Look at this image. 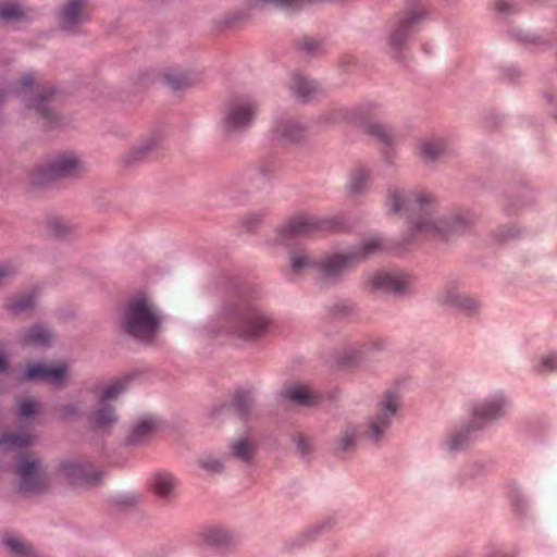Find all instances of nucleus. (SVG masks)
Instances as JSON below:
<instances>
[{"instance_id":"f03ea898","label":"nucleus","mask_w":557,"mask_h":557,"mask_svg":"<svg viewBox=\"0 0 557 557\" xmlns=\"http://www.w3.org/2000/svg\"><path fill=\"white\" fill-rule=\"evenodd\" d=\"M382 250L383 239L374 235L364 239L360 248L350 252L326 255L320 261L307 253H295L290 257V263L293 270L297 273L305 270H315L323 278L334 280L348 271L356 262Z\"/></svg>"},{"instance_id":"f257e3e1","label":"nucleus","mask_w":557,"mask_h":557,"mask_svg":"<svg viewBox=\"0 0 557 557\" xmlns=\"http://www.w3.org/2000/svg\"><path fill=\"white\" fill-rule=\"evenodd\" d=\"M385 208L388 213L413 218L411 237H446L472 224L469 214L441 215L436 210L435 196L424 189L391 187L386 193Z\"/></svg>"},{"instance_id":"2f4dec72","label":"nucleus","mask_w":557,"mask_h":557,"mask_svg":"<svg viewBox=\"0 0 557 557\" xmlns=\"http://www.w3.org/2000/svg\"><path fill=\"white\" fill-rule=\"evenodd\" d=\"M205 540L214 546L225 547L231 544L233 536L232 533L222 528H212L205 533Z\"/></svg>"},{"instance_id":"39448f33","label":"nucleus","mask_w":557,"mask_h":557,"mask_svg":"<svg viewBox=\"0 0 557 557\" xmlns=\"http://www.w3.org/2000/svg\"><path fill=\"white\" fill-rule=\"evenodd\" d=\"M509 401L503 394H497L472 404L470 409V425L460 430L447 440L448 448L457 450L462 448L469 440L470 430H480L485 424L504 417L508 410Z\"/></svg>"},{"instance_id":"6e6552de","label":"nucleus","mask_w":557,"mask_h":557,"mask_svg":"<svg viewBox=\"0 0 557 557\" xmlns=\"http://www.w3.org/2000/svg\"><path fill=\"white\" fill-rule=\"evenodd\" d=\"M259 110L258 102L249 96L231 99L224 108L221 127L230 134L249 127L255 121Z\"/></svg>"},{"instance_id":"9d476101","label":"nucleus","mask_w":557,"mask_h":557,"mask_svg":"<svg viewBox=\"0 0 557 557\" xmlns=\"http://www.w3.org/2000/svg\"><path fill=\"white\" fill-rule=\"evenodd\" d=\"M85 170V164L74 152H63L53 158L42 174H32L34 185H44L50 180L78 174Z\"/></svg>"},{"instance_id":"72a5a7b5","label":"nucleus","mask_w":557,"mask_h":557,"mask_svg":"<svg viewBox=\"0 0 557 557\" xmlns=\"http://www.w3.org/2000/svg\"><path fill=\"white\" fill-rule=\"evenodd\" d=\"M39 411V404L35 399L25 398L18 403V416L25 420L33 418Z\"/></svg>"},{"instance_id":"79ce46f5","label":"nucleus","mask_w":557,"mask_h":557,"mask_svg":"<svg viewBox=\"0 0 557 557\" xmlns=\"http://www.w3.org/2000/svg\"><path fill=\"white\" fill-rule=\"evenodd\" d=\"M200 465L203 469L212 471V472H219L222 470V463L214 458H206L200 461Z\"/></svg>"},{"instance_id":"c9c22d12","label":"nucleus","mask_w":557,"mask_h":557,"mask_svg":"<svg viewBox=\"0 0 557 557\" xmlns=\"http://www.w3.org/2000/svg\"><path fill=\"white\" fill-rule=\"evenodd\" d=\"M35 84V77L30 73H26L22 76L18 84L15 87V91L27 98L29 95H34L33 85Z\"/></svg>"},{"instance_id":"c03bdc74","label":"nucleus","mask_w":557,"mask_h":557,"mask_svg":"<svg viewBox=\"0 0 557 557\" xmlns=\"http://www.w3.org/2000/svg\"><path fill=\"white\" fill-rule=\"evenodd\" d=\"M330 117L326 119V122L337 123L346 120L347 114L344 109H334L329 113Z\"/></svg>"},{"instance_id":"ea45409f","label":"nucleus","mask_w":557,"mask_h":557,"mask_svg":"<svg viewBox=\"0 0 557 557\" xmlns=\"http://www.w3.org/2000/svg\"><path fill=\"white\" fill-rule=\"evenodd\" d=\"M536 369L540 372H552L557 370V354H548L542 357Z\"/></svg>"},{"instance_id":"09e8293b","label":"nucleus","mask_w":557,"mask_h":557,"mask_svg":"<svg viewBox=\"0 0 557 557\" xmlns=\"http://www.w3.org/2000/svg\"><path fill=\"white\" fill-rule=\"evenodd\" d=\"M8 362L2 352H0V372L7 369Z\"/></svg>"},{"instance_id":"ddd939ff","label":"nucleus","mask_w":557,"mask_h":557,"mask_svg":"<svg viewBox=\"0 0 557 557\" xmlns=\"http://www.w3.org/2000/svg\"><path fill=\"white\" fill-rule=\"evenodd\" d=\"M412 284V277L403 272L380 271L369 275L366 285L370 290H384L400 294Z\"/></svg>"},{"instance_id":"a18cd8bd","label":"nucleus","mask_w":557,"mask_h":557,"mask_svg":"<svg viewBox=\"0 0 557 557\" xmlns=\"http://www.w3.org/2000/svg\"><path fill=\"white\" fill-rule=\"evenodd\" d=\"M513 7H515V3L512 2V0H497L495 2L496 10L502 13L511 12Z\"/></svg>"},{"instance_id":"7c9ffc66","label":"nucleus","mask_w":557,"mask_h":557,"mask_svg":"<svg viewBox=\"0 0 557 557\" xmlns=\"http://www.w3.org/2000/svg\"><path fill=\"white\" fill-rule=\"evenodd\" d=\"M157 147H158L157 139L148 138L128 151V153L126 156V161L128 163L137 162V161L144 159L150 151H152Z\"/></svg>"},{"instance_id":"4468645a","label":"nucleus","mask_w":557,"mask_h":557,"mask_svg":"<svg viewBox=\"0 0 557 557\" xmlns=\"http://www.w3.org/2000/svg\"><path fill=\"white\" fill-rule=\"evenodd\" d=\"M157 79H160L173 90H181L193 84L190 75L178 69H164L162 71L148 70L143 73L140 77L143 84Z\"/></svg>"},{"instance_id":"6ab92c4d","label":"nucleus","mask_w":557,"mask_h":557,"mask_svg":"<svg viewBox=\"0 0 557 557\" xmlns=\"http://www.w3.org/2000/svg\"><path fill=\"white\" fill-rule=\"evenodd\" d=\"M36 293H21L8 297L3 302V308L12 315L29 313L36 306Z\"/></svg>"},{"instance_id":"58836bf2","label":"nucleus","mask_w":557,"mask_h":557,"mask_svg":"<svg viewBox=\"0 0 557 557\" xmlns=\"http://www.w3.org/2000/svg\"><path fill=\"white\" fill-rule=\"evenodd\" d=\"M22 14L21 8L11 2L0 3V17L4 20H14L20 17Z\"/></svg>"},{"instance_id":"c85d7f7f","label":"nucleus","mask_w":557,"mask_h":557,"mask_svg":"<svg viewBox=\"0 0 557 557\" xmlns=\"http://www.w3.org/2000/svg\"><path fill=\"white\" fill-rule=\"evenodd\" d=\"M290 88L301 98H309L317 90V86L313 81L298 74L292 77Z\"/></svg>"},{"instance_id":"9b49d317","label":"nucleus","mask_w":557,"mask_h":557,"mask_svg":"<svg viewBox=\"0 0 557 557\" xmlns=\"http://www.w3.org/2000/svg\"><path fill=\"white\" fill-rule=\"evenodd\" d=\"M60 474L76 486H94L101 481L102 473L90 462L83 460L64 461L60 466Z\"/></svg>"},{"instance_id":"bb28decb","label":"nucleus","mask_w":557,"mask_h":557,"mask_svg":"<svg viewBox=\"0 0 557 557\" xmlns=\"http://www.w3.org/2000/svg\"><path fill=\"white\" fill-rule=\"evenodd\" d=\"M34 441L35 436L28 432L8 433L1 437L0 445L5 450H20L33 445Z\"/></svg>"},{"instance_id":"e433bc0d","label":"nucleus","mask_w":557,"mask_h":557,"mask_svg":"<svg viewBox=\"0 0 557 557\" xmlns=\"http://www.w3.org/2000/svg\"><path fill=\"white\" fill-rule=\"evenodd\" d=\"M480 308V304L476 299L462 294L460 300L455 309L466 312L468 314L475 313Z\"/></svg>"},{"instance_id":"5701e85b","label":"nucleus","mask_w":557,"mask_h":557,"mask_svg":"<svg viewBox=\"0 0 557 557\" xmlns=\"http://www.w3.org/2000/svg\"><path fill=\"white\" fill-rule=\"evenodd\" d=\"M419 156L424 161H434L440 158L446 149L445 140L441 137L423 138L417 146Z\"/></svg>"},{"instance_id":"412c9836","label":"nucleus","mask_w":557,"mask_h":557,"mask_svg":"<svg viewBox=\"0 0 557 557\" xmlns=\"http://www.w3.org/2000/svg\"><path fill=\"white\" fill-rule=\"evenodd\" d=\"M52 338L53 333L49 327L36 324L20 334L18 343L23 346H46Z\"/></svg>"},{"instance_id":"a878e982","label":"nucleus","mask_w":557,"mask_h":557,"mask_svg":"<svg viewBox=\"0 0 557 557\" xmlns=\"http://www.w3.org/2000/svg\"><path fill=\"white\" fill-rule=\"evenodd\" d=\"M2 543L7 550L14 557H34V549L32 545L17 534H4Z\"/></svg>"},{"instance_id":"4c0bfd02","label":"nucleus","mask_w":557,"mask_h":557,"mask_svg":"<svg viewBox=\"0 0 557 557\" xmlns=\"http://www.w3.org/2000/svg\"><path fill=\"white\" fill-rule=\"evenodd\" d=\"M294 442L298 454L302 457L309 456L313 451V443L308 436L304 434H297L294 437Z\"/></svg>"},{"instance_id":"b1692460","label":"nucleus","mask_w":557,"mask_h":557,"mask_svg":"<svg viewBox=\"0 0 557 557\" xmlns=\"http://www.w3.org/2000/svg\"><path fill=\"white\" fill-rule=\"evenodd\" d=\"M256 450V443L249 436H240L230 445V455L243 462H250Z\"/></svg>"},{"instance_id":"49530a36","label":"nucleus","mask_w":557,"mask_h":557,"mask_svg":"<svg viewBox=\"0 0 557 557\" xmlns=\"http://www.w3.org/2000/svg\"><path fill=\"white\" fill-rule=\"evenodd\" d=\"M77 413L78 408L74 405H64L60 408V414L66 419L76 417Z\"/></svg>"},{"instance_id":"c756f323","label":"nucleus","mask_w":557,"mask_h":557,"mask_svg":"<svg viewBox=\"0 0 557 557\" xmlns=\"http://www.w3.org/2000/svg\"><path fill=\"white\" fill-rule=\"evenodd\" d=\"M462 293L455 283L446 284L437 294V301L442 305L456 308Z\"/></svg>"},{"instance_id":"a211bd4d","label":"nucleus","mask_w":557,"mask_h":557,"mask_svg":"<svg viewBox=\"0 0 557 557\" xmlns=\"http://www.w3.org/2000/svg\"><path fill=\"white\" fill-rule=\"evenodd\" d=\"M87 18V3L85 0H70L63 8L60 15V23L63 28L72 29Z\"/></svg>"},{"instance_id":"aec40b11","label":"nucleus","mask_w":557,"mask_h":557,"mask_svg":"<svg viewBox=\"0 0 557 557\" xmlns=\"http://www.w3.org/2000/svg\"><path fill=\"white\" fill-rule=\"evenodd\" d=\"M176 486V479L169 472H157L150 479V488L153 494L165 500L173 498Z\"/></svg>"},{"instance_id":"20e7f679","label":"nucleus","mask_w":557,"mask_h":557,"mask_svg":"<svg viewBox=\"0 0 557 557\" xmlns=\"http://www.w3.org/2000/svg\"><path fill=\"white\" fill-rule=\"evenodd\" d=\"M161 315L150 298L138 294L129 298L120 314L121 327L129 335L149 339L160 329Z\"/></svg>"},{"instance_id":"8fccbe9b","label":"nucleus","mask_w":557,"mask_h":557,"mask_svg":"<svg viewBox=\"0 0 557 557\" xmlns=\"http://www.w3.org/2000/svg\"><path fill=\"white\" fill-rule=\"evenodd\" d=\"M2 99V97L0 96V100Z\"/></svg>"},{"instance_id":"f3484780","label":"nucleus","mask_w":557,"mask_h":557,"mask_svg":"<svg viewBox=\"0 0 557 557\" xmlns=\"http://www.w3.org/2000/svg\"><path fill=\"white\" fill-rule=\"evenodd\" d=\"M424 14L423 9H412L399 17L396 27L391 36V45L395 48L401 47L406 38L416 23H418Z\"/></svg>"},{"instance_id":"7ed1b4c3","label":"nucleus","mask_w":557,"mask_h":557,"mask_svg":"<svg viewBox=\"0 0 557 557\" xmlns=\"http://www.w3.org/2000/svg\"><path fill=\"white\" fill-rule=\"evenodd\" d=\"M400 397L395 392H386L381 398L376 411L367 424H348L338 435L336 449L347 451L355 447L357 440L363 435L371 441H379L389 428L393 417L400 407Z\"/></svg>"},{"instance_id":"cd10ccee","label":"nucleus","mask_w":557,"mask_h":557,"mask_svg":"<svg viewBox=\"0 0 557 557\" xmlns=\"http://www.w3.org/2000/svg\"><path fill=\"white\" fill-rule=\"evenodd\" d=\"M370 182V172L364 168H357L350 174L348 188L350 193L358 194L368 188Z\"/></svg>"},{"instance_id":"2eb2a0df","label":"nucleus","mask_w":557,"mask_h":557,"mask_svg":"<svg viewBox=\"0 0 557 557\" xmlns=\"http://www.w3.org/2000/svg\"><path fill=\"white\" fill-rule=\"evenodd\" d=\"M319 227V222L315 218L311 215H297L292 218L285 225L281 227L278 231L280 243H285L286 240L294 237H301L311 235Z\"/></svg>"},{"instance_id":"393cba45","label":"nucleus","mask_w":557,"mask_h":557,"mask_svg":"<svg viewBox=\"0 0 557 557\" xmlns=\"http://www.w3.org/2000/svg\"><path fill=\"white\" fill-rule=\"evenodd\" d=\"M284 396L290 401L301 406H310L314 404L317 399V395L309 386L298 383L286 386Z\"/></svg>"},{"instance_id":"de8ad7c7","label":"nucleus","mask_w":557,"mask_h":557,"mask_svg":"<svg viewBox=\"0 0 557 557\" xmlns=\"http://www.w3.org/2000/svg\"><path fill=\"white\" fill-rule=\"evenodd\" d=\"M236 405L240 408L248 407L251 401L250 395L248 393H238L235 397Z\"/></svg>"},{"instance_id":"1a4fd4ad","label":"nucleus","mask_w":557,"mask_h":557,"mask_svg":"<svg viewBox=\"0 0 557 557\" xmlns=\"http://www.w3.org/2000/svg\"><path fill=\"white\" fill-rule=\"evenodd\" d=\"M21 490L29 493H40L49 486L46 468L34 455L22 456L16 466Z\"/></svg>"},{"instance_id":"423d86ee","label":"nucleus","mask_w":557,"mask_h":557,"mask_svg":"<svg viewBox=\"0 0 557 557\" xmlns=\"http://www.w3.org/2000/svg\"><path fill=\"white\" fill-rule=\"evenodd\" d=\"M225 332L243 339H255L265 335L271 319L257 307L243 306L230 311L224 318Z\"/></svg>"},{"instance_id":"4be33fe9","label":"nucleus","mask_w":557,"mask_h":557,"mask_svg":"<svg viewBox=\"0 0 557 557\" xmlns=\"http://www.w3.org/2000/svg\"><path fill=\"white\" fill-rule=\"evenodd\" d=\"M158 420L157 418L152 417V416H144L141 418H139L129 435H128V441L133 444H138V443H141L144 442L145 440H147L148 437H150L154 432L156 430L158 429Z\"/></svg>"},{"instance_id":"0eeeda50","label":"nucleus","mask_w":557,"mask_h":557,"mask_svg":"<svg viewBox=\"0 0 557 557\" xmlns=\"http://www.w3.org/2000/svg\"><path fill=\"white\" fill-rule=\"evenodd\" d=\"M129 380V376L120 377L91 389L96 406L89 419L95 426L104 429L116 422L117 418L112 401L126 391Z\"/></svg>"},{"instance_id":"f704fd0d","label":"nucleus","mask_w":557,"mask_h":557,"mask_svg":"<svg viewBox=\"0 0 557 557\" xmlns=\"http://www.w3.org/2000/svg\"><path fill=\"white\" fill-rule=\"evenodd\" d=\"M369 133L376 136L380 140L391 144L394 140V132L391 127L384 124H372L369 126Z\"/></svg>"},{"instance_id":"37998d69","label":"nucleus","mask_w":557,"mask_h":557,"mask_svg":"<svg viewBox=\"0 0 557 557\" xmlns=\"http://www.w3.org/2000/svg\"><path fill=\"white\" fill-rule=\"evenodd\" d=\"M51 226L53 233L58 236H64L71 231V226L62 221H54Z\"/></svg>"},{"instance_id":"f8f14e48","label":"nucleus","mask_w":557,"mask_h":557,"mask_svg":"<svg viewBox=\"0 0 557 557\" xmlns=\"http://www.w3.org/2000/svg\"><path fill=\"white\" fill-rule=\"evenodd\" d=\"M26 381H42L55 386H64L70 379L69 367L65 362L53 364L32 363L24 372Z\"/></svg>"},{"instance_id":"473e14b6","label":"nucleus","mask_w":557,"mask_h":557,"mask_svg":"<svg viewBox=\"0 0 557 557\" xmlns=\"http://www.w3.org/2000/svg\"><path fill=\"white\" fill-rule=\"evenodd\" d=\"M49 100L46 95L38 94L34 99H32V103L29 107L36 109V111L47 121V123H53L55 120V114L49 107Z\"/></svg>"},{"instance_id":"dca6fc26","label":"nucleus","mask_w":557,"mask_h":557,"mask_svg":"<svg viewBox=\"0 0 557 557\" xmlns=\"http://www.w3.org/2000/svg\"><path fill=\"white\" fill-rule=\"evenodd\" d=\"M305 136V128L292 117H281L274 122L272 138L282 145L294 144Z\"/></svg>"},{"instance_id":"a19ab883","label":"nucleus","mask_w":557,"mask_h":557,"mask_svg":"<svg viewBox=\"0 0 557 557\" xmlns=\"http://www.w3.org/2000/svg\"><path fill=\"white\" fill-rule=\"evenodd\" d=\"M17 269L12 262H0V286L14 276Z\"/></svg>"}]
</instances>
